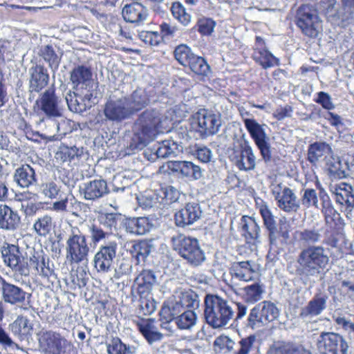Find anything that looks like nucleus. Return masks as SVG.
<instances>
[{"instance_id": "8fccbe9b", "label": "nucleus", "mask_w": 354, "mask_h": 354, "mask_svg": "<svg viewBox=\"0 0 354 354\" xmlns=\"http://www.w3.org/2000/svg\"><path fill=\"white\" fill-rule=\"evenodd\" d=\"M176 324L181 330H189L196 325V314L193 310H186L176 317Z\"/></svg>"}, {"instance_id": "412c9836", "label": "nucleus", "mask_w": 354, "mask_h": 354, "mask_svg": "<svg viewBox=\"0 0 354 354\" xmlns=\"http://www.w3.org/2000/svg\"><path fill=\"white\" fill-rule=\"evenodd\" d=\"M330 192L337 203L350 212L354 207V188L350 184L340 183L330 186Z\"/></svg>"}, {"instance_id": "e2e57ef3", "label": "nucleus", "mask_w": 354, "mask_h": 354, "mask_svg": "<svg viewBox=\"0 0 354 354\" xmlns=\"http://www.w3.org/2000/svg\"><path fill=\"white\" fill-rule=\"evenodd\" d=\"M234 341L229 336L221 335L215 339L214 345L224 353H230L234 349Z\"/></svg>"}, {"instance_id": "2f4dec72", "label": "nucleus", "mask_w": 354, "mask_h": 354, "mask_svg": "<svg viewBox=\"0 0 354 354\" xmlns=\"http://www.w3.org/2000/svg\"><path fill=\"white\" fill-rule=\"evenodd\" d=\"M20 221L17 212L6 205H0V229L15 230L19 227Z\"/></svg>"}, {"instance_id": "e433bc0d", "label": "nucleus", "mask_w": 354, "mask_h": 354, "mask_svg": "<svg viewBox=\"0 0 354 354\" xmlns=\"http://www.w3.org/2000/svg\"><path fill=\"white\" fill-rule=\"evenodd\" d=\"M29 267H32L37 272L44 278H49L54 274V270L49 266V259L46 261L45 257L36 252L29 259Z\"/></svg>"}, {"instance_id": "393cba45", "label": "nucleus", "mask_w": 354, "mask_h": 354, "mask_svg": "<svg viewBox=\"0 0 354 354\" xmlns=\"http://www.w3.org/2000/svg\"><path fill=\"white\" fill-rule=\"evenodd\" d=\"M37 102L41 110L48 118H57L62 115L58 98L55 94L53 88L47 89Z\"/></svg>"}, {"instance_id": "49530a36", "label": "nucleus", "mask_w": 354, "mask_h": 354, "mask_svg": "<svg viewBox=\"0 0 354 354\" xmlns=\"http://www.w3.org/2000/svg\"><path fill=\"white\" fill-rule=\"evenodd\" d=\"M144 283L141 286V288H143L147 290L149 297L148 302L146 303V308H147V312L149 314L153 313L155 311V300L153 298V286L155 281V276L152 273L151 271H149L148 273L145 274L143 277Z\"/></svg>"}, {"instance_id": "dca6fc26", "label": "nucleus", "mask_w": 354, "mask_h": 354, "mask_svg": "<svg viewBox=\"0 0 354 354\" xmlns=\"http://www.w3.org/2000/svg\"><path fill=\"white\" fill-rule=\"evenodd\" d=\"M104 114L106 120L114 122H120L128 119L132 115L131 108L129 107L128 98L126 97L111 98L104 105Z\"/></svg>"}, {"instance_id": "0eeeda50", "label": "nucleus", "mask_w": 354, "mask_h": 354, "mask_svg": "<svg viewBox=\"0 0 354 354\" xmlns=\"http://www.w3.org/2000/svg\"><path fill=\"white\" fill-rule=\"evenodd\" d=\"M295 21L302 33L309 37H316L322 30L321 21L317 11L310 5H302L297 11Z\"/></svg>"}, {"instance_id": "72a5a7b5", "label": "nucleus", "mask_w": 354, "mask_h": 354, "mask_svg": "<svg viewBox=\"0 0 354 354\" xmlns=\"http://www.w3.org/2000/svg\"><path fill=\"white\" fill-rule=\"evenodd\" d=\"M234 163L240 170L254 169L256 158L251 147L247 144L241 147V151L234 157Z\"/></svg>"}, {"instance_id": "423d86ee", "label": "nucleus", "mask_w": 354, "mask_h": 354, "mask_svg": "<svg viewBox=\"0 0 354 354\" xmlns=\"http://www.w3.org/2000/svg\"><path fill=\"white\" fill-rule=\"evenodd\" d=\"M270 192L277 207L286 213H295L300 209V200L295 192L283 183L274 180L270 185Z\"/></svg>"}, {"instance_id": "1a4fd4ad", "label": "nucleus", "mask_w": 354, "mask_h": 354, "mask_svg": "<svg viewBox=\"0 0 354 354\" xmlns=\"http://www.w3.org/2000/svg\"><path fill=\"white\" fill-rule=\"evenodd\" d=\"M38 336L39 347L44 354H64L73 346L64 336L52 330L41 331Z\"/></svg>"}, {"instance_id": "f3484780", "label": "nucleus", "mask_w": 354, "mask_h": 354, "mask_svg": "<svg viewBox=\"0 0 354 354\" xmlns=\"http://www.w3.org/2000/svg\"><path fill=\"white\" fill-rule=\"evenodd\" d=\"M231 279L227 283L232 290L238 293L241 290V282L250 281L254 279V270L249 261L234 263L230 268Z\"/></svg>"}, {"instance_id": "aec40b11", "label": "nucleus", "mask_w": 354, "mask_h": 354, "mask_svg": "<svg viewBox=\"0 0 354 354\" xmlns=\"http://www.w3.org/2000/svg\"><path fill=\"white\" fill-rule=\"evenodd\" d=\"M93 97L91 91H69L65 100L70 111L81 113L91 107V100Z\"/></svg>"}, {"instance_id": "5fc2aeb1", "label": "nucleus", "mask_w": 354, "mask_h": 354, "mask_svg": "<svg viewBox=\"0 0 354 354\" xmlns=\"http://www.w3.org/2000/svg\"><path fill=\"white\" fill-rule=\"evenodd\" d=\"M41 55L48 63L49 67L52 70L57 69L60 63L61 56L55 53L52 46L46 45L43 46L41 49Z\"/></svg>"}, {"instance_id": "864d4df0", "label": "nucleus", "mask_w": 354, "mask_h": 354, "mask_svg": "<svg viewBox=\"0 0 354 354\" xmlns=\"http://www.w3.org/2000/svg\"><path fill=\"white\" fill-rule=\"evenodd\" d=\"M138 326L147 342L152 344L155 342V320L153 319H142L138 324Z\"/></svg>"}, {"instance_id": "9d476101", "label": "nucleus", "mask_w": 354, "mask_h": 354, "mask_svg": "<svg viewBox=\"0 0 354 354\" xmlns=\"http://www.w3.org/2000/svg\"><path fill=\"white\" fill-rule=\"evenodd\" d=\"M321 354H347L348 346L344 337L335 333L323 332L316 342Z\"/></svg>"}, {"instance_id": "6e6d98bb", "label": "nucleus", "mask_w": 354, "mask_h": 354, "mask_svg": "<svg viewBox=\"0 0 354 354\" xmlns=\"http://www.w3.org/2000/svg\"><path fill=\"white\" fill-rule=\"evenodd\" d=\"M255 337L254 336H249L245 338H241L239 341H234L233 350L230 353L233 354H249L252 348Z\"/></svg>"}, {"instance_id": "79ce46f5", "label": "nucleus", "mask_w": 354, "mask_h": 354, "mask_svg": "<svg viewBox=\"0 0 354 354\" xmlns=\"http://www.w3.org/2000/svg\"><path fill=\"white\" fill-rule=\"evenodd\" d=\"M254 59L263 68H268L279 64V60L271 53L264 48H256L253 54Z\"/></svg>"}, {"instance_id": "6ab92c4d", "label": "nucleus", "mask_w": 354, "mask_h": 354, "mask_svg": "<svg viewBox=\"0 0 354 354\" xmlns=\"http://www.w3.org/2000/svg\"><path fill=\"white\" fill-rule=\"evenodd\" d=\"M92 72L89 67L80 65L75 66L70 73V80L73 89L76 91H91L93 86Z\"/></svg>"}, {"instance_id": "5701e85b", "label": "nucleus", "mask_w": 354, "mask_h": 354, "mask_svg": "<svg viewBox=\"0 0 354 354\" xmlns=\"http://www.w3.org/2000/svg\"><path fill=\"white\" fill-rule=\"evenodd\" d=\"M319 198L322 201V212L324 214L326 225L330 229L339 228L342 225L340 214L335 209L327 193L319 190Z\"/></svg>"}, {"instance_id": "c03bdc74", "label": "nucleus", "mask_w": 354, "mask_h": 354, "mask_svg": "<svg viewBox=\"0 0 354 354\" xmlns=\"http://www.w3.org/2000/svg\"><path fill=\"white\" fill-rule=\"evenodd\" d=\"M319 193L313 188H304L301 190V196L300 200V205H302L306 208L315 207L321 209L319 205Z\"/></svg>"}, {"instance_id": "69168bd1", "label": "nucleus", "mask_w": 354, "mask_h": 354, "mask_svg": "<svg viewBox=\"0 0 354 354\" xmlns=\"http://www.w3.org/2000/svg\"><path fill=\"white\" fill-rule=\"evenodd\" d=\"M40 190L45 197L53 199L55 198L59 195L60 188L54 182H50L41 184Z\"/></svg>"}, {"instance_id": "cd10ccee", "label": "nucleus", "mask_w": 354, "mask_h": 354, "mask_svg": "<svg viewBox=\"0 0 354 354\" xmlns=\"http://www.w3.org/2000/svg\"><path fill=\"white\" fill-rule=\"evenodd\" d=\"M122 15L125 21L140 26L147 19L148 10L142 3L135 1L124 6Z\"/></svg>"}, {"instance_id": "c9c22d12", "label": "nucleus", "mask_w": 354, "mask_h": 354, "mask_svg": "<svg viewBox=\"0 0 354 354\" xmlns=\"http://www.w3.org/2000/svg\"><path fill=\"white\" fill-rule=\"evenodd\" d=\"M79 207L80 204L75 197L68 194L64 197L60 195L59 200L54 202L50 209L57 212H68L77 216Z\"/></svg>"}, {"instance_id": "f8f14e48", "label": "nucleus", "mask_w": 354, "mask_h": 354, "mask_svg": "<svg viewBox=\"0 0 354 354\" xmlns=\"http://www.w3.org/2000/svg\"><path fill=\"white\" fill-rule=\"evenodd\" d=\"M3 261L16 272L21 276H28L30 273L28 259L25 258L17 245L5 243L1 248Z\"/></svg>"}, {"instance_id": "a878e982", "label": "nucleus", "mask_w": 354, "mask_h": 354, "mask_svg": "<svg viewBox=\"0 0 354 354\" xmlns=\"http://www.w3.org/2000/svg\"><path fill=\"white\" fill-rule=\"evenodd\" d=\"M328 296L324 292L316 293L308 304L301 308L300 317L304 318H313L321 315L327 307Z\"/></svg>"}, {"instance_id": "7ed1b4c3", "label": "nucleus", "mask_w": 354, "mask_h": 354, "mask_svg": "<svg viewBox=\"0 0 354 354\" xmlns=\"http://www.w3.org/2000/svg\"><path fill=\"white\" fill-rule=\"evenodd\" d=\"M172 248L192 266L201 265L205 254L197 239L179 234L171 238Z\"/></svg>"}, {"instance_id": "603ef678", "label": "nucleus", "mask_w": 354, "mask_h": 354, "mask_svg": "<svg viewBox=\"0 0 354 354\" xmlns=\"http://www.w3.org/2000/svg\"><path fill=\"white\" fill-rule=\"evenodd\" d=\"M122 220V215L117 213L104 214L99 218L100 223L111 232L116 231Z\"/></svg>"}, {"instance_id": "4c0bfd02", "label": "nucleus", "mask_w": 354, "mask_h": 354, "mask_svg": "<svg viewBox=\"0 0 354 354\" xmlns=\"http://www.w3.org/2000/svg\"><path fill=\"white\" fill-rule=\"evenodd\" d=\"M15 181L21 187H28L36 182L35 170L28 165H22L16 169Z\"/></svg>"}, {"instance_id": "58836bf2", "label": "nucleus", "mask_w": 354, "mask_h": 354, "mask_svg": "<svg viewBox=\"0 0 354 354\" xmlns=\"http://www.w3.org/2000/svg\"><path fill=\"white\" fill-rule=\"evenodd\" d=\"M263 292V286L260 283H255L244 288H241V290L237 294H242V297L245 302L254 304L262 299Z\"/></svg>"}, {"instance_id": "f03ea898", "label": "nucleus", "mask_w": 354, "mask_h": 354, "mask_svg": "<svg viewBox=\"0 0 354 354\" xmlns=\"http://www.w3.org/2000/svg\"><path fill=\"white\" fill-rule=\"evenodd\" d=\"M330 261L327 250L322 245H309L299 252L298 271L306 277L315 276L325 269Z\"/></svg>"}, {"instance_id": "0e129e2a", "label": "nucleus", "mask_w": 354, "mask_h": 354, "mask_svg": "<svg viewBox=\"0 0 354 354\" xmlns=\"http://www.w3.org/2000/svg\"><path fill=\"white\" fill-rule=\"evenodd\" d=\"M88 230L90 234L91 240L95 245L105 239L109 234L95 224L88 225Z\"/></svg>"}, {"instance_id": "a18cd8bd", "label": "nucleus", "mask_w": 354, "mask_h": 354, "mask_svg": "<svg viewBox=\"0 0 354 354\" xmlns=\"http://www.w3.org/2000/svg\"><path fill=\"white\" fill-rule=\"evenodd\" d=\"M109 354H133L135 347L123 344L118 337H113L106 343Z\"/></svg>"}, {"instance_id": "774afa93", "label": "nucleus", "mask_w": 354, "mask_h": 354, "mask_svg": "<svg viewBox=\"0 0 354 354\" xmlns=\"http://www.w3.org/2000/svg\"><path fill=\"white\" fill-rule=\"evenodd\" d=\"M194 155L203 162H208L212 158V151L205 146L196 145Z\"/></svg>"}, {"instance_id": "a211bd4d", "label": "nucleus", "mask_w": 354, "mask_h": 354, "mask_svg": "<svg viewBox=\"0 0 354 354\" xmlns=\"http://www.w3.org/2000/svg\"><path fill=\"white\" fill-rule=\"evenodd\" d=\"M158 171L164 174L178 171L192 180H198L202 176L201 168L189 161H167L159 167Z\"/></svg>"}, {"instance_id": "bb28decb", "label": "nucleus", "mask_w": 354, "mask_h": 354, "mask_svg": "<svg viewBox=\"0 0 354 354\" xmlns=\"http://www.w3.org/2000/svg\"><path fill=\"white\" fill-rule=\"evenodd\" d=\"M202 215L200 205L196 203H189L175 214L176 224L180 227L192 225Z\"/></svg>"}, {"instance_id": "052dcab7", "label": "nucleus", "mask_w": 354, "mask_h": 354, "mask_svg": "<svg viewBox=\"0 0 354 354\" xmlns=\"http://www.w3.org/2000/svg\"><path fill=\"white\" fill-rule=\"evenodd\" d=\"M171 10L174 17L184 26H187L190 22L191 16L186 12L185 8L181 3H173Z\"/></svg>"}, {"instance_id": "39448f33", "label": "nucleus", "mask_w": 354, "mask_h": 354, "mask_svg": "<svg viewBox=\"0 0 354 354\" xmlns=\"http://www.w3.org/2000/svg\"><path fill=\"white\" fill-rule=\"evenodd\" d=\"M90 246L86 235L72 227L66 241V257L71 264L87 263Z\"/></svg>"}, {"instance_id": "473e14b6", "label": "nucleus", "mask_w": 354, "mask_h": 354, "mask_svg": "<svg viewBox=\"0 0 354 354\" xmlns=\"http://www.w3.org/2000/svg\"><path fill=\"white\" fill-rule=\"evenodd\" d=\"M153 218L142 216L131 218L127 220L125 226L127 231L131 234L143 235L149 232L153 227Z\"/></svg>"}, {"instance_id": "3c124183", "label": "nucleus", "mask_w": 354, "mask_h": 354, "mask_svg": "<svg viewBox=\"0 0 354 354\" xmlns=\"http://www.w3.org/2000/svg\"><path fill=\"white\" fill-rule=\"evenodd\" d=\"M53 227L52 217L48 214H45L39 217L34 223L33 229L37 235L46 236L50 233Z\"/></svg>"}, {"instance_id": "f257e3e1", "label": "nucleus", "mask_w": 354, "mask_h": 354, "mask_svg": "<svg viewBox=\"0 0 354 354\" xmlns=\"http://www.w3.org/2000/svg\"><path fill=\"white\" fill-rule=\"evenodd\" d=\"M204 316L213 328H223L235 316L234 304L218 295H207L205 298Z\"/></svg>"}, {"instance_id": "bf43d9fd", "label": "nucleus", "mask_w": 354, "mask_h": 354, "mask_svg": "<svg viewBox=\"0 0 354 354\" xmlns=\"http://www.w3.org/2000/svg\"><path fill=\"white\" fill-rule=\"evenodd\" d=\"M176 296L178 299L183 308L185 307L194 308L198 306V296L192 291L176 292Z\"/></svg>"}, {"instance_id": "c85d7f7f", "label": "nucleus", "mask_w": 354, "mask_h": 354, "mask_svg": "<svg viewBox=\"0 0 354 354\" xmlns=\"http://www.w3.org/2000/svg\"><path fill=\"white\" fill-rule=\"evenodd\" d=\"M80 193L86 200L94 201L109 193L106 182L103 179H95L84 183L80 187Z\"/></svg>"}, {"instance_id": "09e8293b", "label": "nucleus", "mask_w": 354, "mask_h": 354, "mask_svg": "<svg viewBox=\"0 0 354 354\" xmlns=\"http://www.w3.org/2000/svg\"><path fill=\"white\" fill-rule=\"evenodd\" d=\"M147 95L142 91H136L133 93L131 98H128L129 107L131 108V113L142 109L148 103Z\"/></svg>"}, {"instance_id": "9b49d317", "label": "nucleus", "mask_w": 354, "mask_h": 354, "mask_svg": "<svg viewBox=\"0 0 354 354\" xmlns=\"http://www.w3.org/2000/svg\"><path fill=\"white\" fill-rule=\"evenodd\" d=\"M193 124L201 136L207 137L216 134L221 125L220 116L208 110L201 109L193 117Z\"/></svg>"}, {"instance_id": "13d9d810", "label": "nucleus", "mask_w": 354, "mask_h": 354, "mask_svg": "<svg viewBox=\"0 0 354 354\" xmlns=\"http://www.w3.org/2000/svg\"><path fill=\"white\" fill-rule=\"evenodd\" d=\"M339 15L346 24L354 22V0H342V8Z\"/></svg>"}, {"instance_id": "4d7b16f0", "label": "nucleus", "mask_w": 354, "mask_h": 354, "mask_svg": "<svg viewBox=\"0 0 354 354\" xmlns=\"http://www.w3.org/2000/svg\"><path fill=\"white\" fill-rule=\"evenodd\" d=\"M194 54L191 49L186 45L180 44L174 50L176 59L183 66H187L190 63Z\"/></svg>"}, {"instance_id": "c756f323", "label": "nucleus", "mask_w": 354, "mask_h": 354, "mask_svg": "<svg viewBox=\"0 0 354 354\" xmlns=\"http://www.w3.org/2000/svg\"><path fill=\"white\" fill-rule=\"evenodd\" d=\"M29 90L39 93L44 88L49 81L48 71L41 65H37L29 69Z\"/></svg>"}, {"instance_id": "338daca9", "label": "nucleus", "mask_w": 354, "mask_h": 354, "mask_svg": "<svg viewBox=\"0 0 354 354\" xmlns=\"http://www.w3.org/2000/svg\"><path fill=\"white\" fill-rule=\"evenodd\" d=\"M39 209V203H33L26 200H24L21 202V209L27 217L33 216Z\"/></svg>"}, {"instance_id": "20e7f679", "label": "nucleus", "mask_w": 354, "mask_h": 354, "mask_svg": "<svg viewBox=\"0 0 354 354\" xmlns=\"http://www.w3.org/2000/svg\"><path fill=\"white\" fill-rule=\"evenodd\" d=\"M308 159L313 164L324 161L330 174L335 178L341 179L346 176L345 171L341 167V161L338 158L333 157L330 146L326 142L311 144L308 147Z\"/></svg>"}, {"instance_id": "a19ab883", "label": "nucleus", "mask_w": 354, "mask_h": 354, "mask_svg": "<svg viewBox=\"0 0 354 354\" xmlns=\"http://www.w3.org/2000/svg\"><path fill=\"white\" fill-rule=\"evenodd\" d=\"M322 234L319 230L311 228L295 232V239L306 247L315 245L321 240Z\"/></svg>"}, {"instance_id": "ea45409f", "label": "nucleus", "mask_w": 354, "mask_h": 354, "mask_svg": "<svg viewBox=\"0 0 354 354\" xmlns=\"http://www.w3.org/2000/svg\"><path fill=\"white\" fill-rule=\"evenodd\" d=\"M183 310L180 301L176 295L170 297L164 305L159 313L162 319H174V317L178 315Z\"/></svg>"}, {"instance_id": "4468645a", "label": "nucleus", "mask_w": 354, "mask_h": 354, "mask_svg": "<svg viewBox=\"0 0 354 354\" xmlns=\"http://www.w3.org/2000/svg\"><path fill=\"white\" fill-rule=\"evenodd\" d=\"M142 126L141 136L133 139L130 147L132 150H140L146 147L155 137V117L153 112H144L139 118Z\"/></svg>"}, {"instance_id": "2eb2a0df", "label": "nucleus", "mask_w": 354, "mask_h": 354, "mask_svg": "<svg viewBox=\"0 0 354 354\" xmlns=\"http://www.w3.org/2000/svg\"><path fill=\"white\" fill-rule=\"evenodd\" d=\"M243 122L247 130L260 150L264 160H270L271 153L268 143L269 138L267 136L263 125L259 124L254 119L245 118Z\"/></svg>"}, {"instance_id": "6e6552de", "label": "nucleus", "mask_w": 354, "mask_h": 354, "mask_svg": "<svg viewBox=\"0 0 354 354\" xmlns=\"http://www.w3.org/2000/svg\"><path fill=\"white\" fill-rule=\"evenodd\" d=\"M279 310L277 306L269 301H262L250 310L245 326L252 329L277 319Z\"/></svg>"}, {"instance_id": "ddd939ff", "label": "nucleus", "mask_w": 354, "mask_h": 354, "mask_svg": "<svg viewBox=\"0 0 354 354\" xmlns=\"http://www.w3.org/2000/svg\"><path fill=\"white\" fill-rule=\"evenodd\" d=\"M118 243L110 241L100 246L93 259L94 268L100 273H107L111 271L114 259L116 257Z\"/></svg>"}, {"instance_id": "37998d69", "label": "nucleus", "mask_w": 354, "mask_h": 354, "mask_svg": "<svg viewBox=\"0 0 354 354\" xmlns=\"http://www.w3.org/2000/svg\"><path fill=\"white\" fill-rule=\"evenodd\" d=\"M268 354H312L302 346L292 344H274L271 346Z\"/></svg>"}, {"instance_id": "f704fd0d", "label": "nucleus", "mask_w": 354, "mask_h": 354, "mask_svg": "<svg viewBox=\"0 0 354 354\" xmlns=\"http://www.w3.org/2000/svg\"><path fill=\"white\" fill-rule=\"evenodd\" d=\"M157 142L156 158H172L183 152V147L174 140H165Z\"/></svg>"}, {"instance_id": "b1692460", "label": "nucleus", "mask_w": 354, "mask_h": 354, "mask_svg": "<svg viewBox=\"0 0 354 354\" xmlns=\"http://www.w3.org/2000/svg\"><path fill=\"white\" fill-rule=\"evenodd\" d=\"M239 226L247 243L251 245V250H256L257 245L261 242L260 227L256 220L252 217L243 216L241 219Z\"/></svg>"}, {"instance_id": "4be33fe9", "label": "nucleus", "mask_w": 354, "mask_h": 354, "mask_svg": "<svg viewBox=\"0 0 354 354\" xmlns=\"http://www.w3.org/2000/svg\"><path fill=\"white\" fill-rule=\"evenodd\" d=\"M1 295L4 304L5 303L12 305L23 306L28 297V293L21 288L7 282L4 279L1 278Z\"/></svg>"}, {"instance_id": "680f3d73", "label": "nucleus", "mask_w": 354, "mask_h": 354, "mask_svg": "<svg viewBox=\"0 0 354 354\" xmlns=\"http://www.w3.org/2000/svg\"><path fill=\"white\" fill-rule=\"evenodd\" d=\"M157 196L167 203H173L178 198L179 192L172 186H165L161 187Z\"/></svg>"}, {"instance_id": "7c9ffc66", "label": "nucleus", "mask_w": 354, "mask_h": 354, "mask_svg": "<svg viewBox=\"0 0 354 354\" xmlns=\"http://www.w3.org/2000/svg\"><path fill=\"white\" fill-rule=\"evenodd\" d=\"M8 328L21 342H28L32 335V325L26 317L18 316Z\"/></svg>"}, {"instance_id": "de8ad7c7", "label": "nucleus", "mask_w": 354, "mask_h": 354, "mask_svg": "<svg viewBox=\"0 0 354 354\" xmlns=\"http://www.w3.org/2000/svg\"><path fill=\"white\" fill-rule=\"evenodd\" d=\"M187 66L192 71L198 75L207 76L210 73V67L206 60L203 57L196 55L192 57L190 63Z\"/></svg>"}]
</instances>
